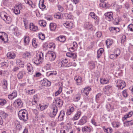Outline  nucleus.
<instances>
[{
    "instance_id": "nucleus-25",
    "label": "nucleus",
    "mask_w": 133,
    "mask_h": 133,
    "mask_svg": "<svg viewBox=\"0 0 133 133\" xmlns=\"http://www.w3.org/2000/svg\"><path fill=\"white\" fill-rule=\"evenodd\" d=\"M111 86L109 85L106 86L103 89L104 93L105 94H108L109 93V90L111 88Z\"/></svg>"
},
{
    "instance_id": "nucleus-47",
    "label": "nucleus",
    "mask_w": 133,
    "mask_h": 133,
    "mask_svg": "<svg viewBox=\"0 0 133 133\" xmlns=\"http://www.w3.org/2000/svg\"><path fill=\"white\" fill-rule=\"evenodd\" d=\"M133 114V112L130 111L129 112L128 114L125 115L124 116V117L125 119L128 118L129 117H131Z\"/></svg>"
},
{
    "instance_id": "nucleus-10",
    "label": "nucleus",
    "mask_w": 133,
    "mask_h": 133,
    "mask_svg": "<svg viewBox=\"0 0 133 133\" xmlns=\"http://www.w3.org/2000/svg\"><path fill=\"white\" fill-rule=\"evenodd\" d=\"M26 74V72L24 71H19L17 74V77L19 79H21Z\"/></svg>"
},
{
    "instance_id": "nucleus-31",
    "label": "nucleus",
    "mask_w": 133,
    "mask_h": 133,
    "mask_svg": "<svg viewBox=\"0 0 133 133\" xmlns=\"http://www.w3.org/2000/svg\"><path fill=\"white\" fill-rule=\"evenodd\" d=\"M100 82L102 84H106L109 82V80L105 78L100 79Z\"/></svg>"
},
{
    "instance_id": "nucleus-30",
    "label": "nucleus",
    "mask_w": 133,
    "mask_h": 133,
    "mask_svg": "<svg viewBox=\"0 0 133 133\" xmlns=\"http://www.w3.org/2000/svg\"><path fill=\"white\" fill-rule=\"evenodd\" d=\"M49 27L51 31H54L56 28V25L55 23H51L49 25Z\"/></svg>"
},
{
    "instance_id": "nucleus-21",
    "label": "nucleus",
    "mask_w": 133,
    "mask_h": 133,
    "mask_svg": "<svg viewBox=\"0 0 133 133\" xmlns=\"http://www.w3.org/2000/svg\"><path fill=\"white\" fill-rule=\"evenodd\" d=\"M66 56L69 57H71L75 59L77 57L76 53L72 52H67L66 53Z\"/></svg>"
},
{
    "instance_id": "nucleus-19",
    "label": "nucleus",
    "mask_w": 133,
    "mask_h": 133,
    "mask_svg": "<svg viewBox=\"0 0 133 133\" xmlns=\"http://www.w3.org/2000/svg\"><path fill=\"white\" fill-rule=\"evenodd\" d=\"M29 28L30 30L35 31L37 30L38 27L37 26L34 25L33 23H31L29 24Z\"/></svg>"
},
{
    "instance_id": "nucleus-55",
    "label": "nucleus",
    "mask_w": 133,
    "mask_h": 133,
    "mask_svg": "<svg viewBox=\"0 0 133 133\" xmlns=\"http://www.w3.org/2000/svg\"><path fill=\"white\" fill-rule=\"evenodd\" d=\"M128 29L129 31H133V25L132 24L129 25L128 27Z\"/></svg>"
},
{
    "instance_id": "nucleus-15",
    "label": "nucleus",
    "mask_w": 133,
    "mask_h": 133,
    "mask_svg": "<svg viewBox=\"0 0 133 133\" xmlns=\"http://www.w3.org/2000/svg\"><path fill=\"white\" fill-rule=\"evenodd\" d=\"M74 79L76 81L77 84L80 85L81 84L82 79L80 76H76L75 77Z\"/></svg>"
},
{
    "instance_id": "nucleus-23",
    "label": "nucleus",
    "mask_w": 133,
    "mask_h": 133,
    "mask_svg": "<svg viewBox=\"0 0 133 133\" xmlns=\"http://www.w3.org/2000/svg\"><path fill=\"white\" fill-rule=\"evenodd\" d=\"M82 131L83 132H90L91 131V129L89 127L85 126L82 128Z\"/></svg>"
},
{
    "instance_id": "nucleus-12",
    "label": "nucleus",
    "mask_w": 133,
    "mask_h": 133,
    "mask_svg": "<svg viewBox=\"0 0 133 133\" xmlns=\"http://www.w3.org/2000/svg\"><path fill=\"white\" fill-rule=\"evenodd\" d=\"M48 54L50 61H53L55 59L56 56V54L53 51L49 52Z\"/></svg>"
},
{
    "instance_id": "nucleus-3",
    "label": "nucleus",
    "mask_w": 133,
    "mask_h": 133,
    "mask_svg": "<svg viewBox=\"0 0 133 133\" xmlns=\"http://www.w3.org/2000/svg\"><path fill=\"white\" fill-rule=\"evenodd\" d=\"M0 40L4 43L8 42V39L7 34L4 32H0Z\"/></svg>"
},
{
    "instance_id": "nucleus-22",
    "label": "nucleus",
    "mask_w": 133,
    "mask_h": 133,
    "mask_svg": "<svg viewBox=\"0 0 133 133\" xmlns=\"http://www.w3.org/2000/svg\"><path fill=\"white\" fill-rule=\"evenodd\" d=\"M64 25L66 28L69 29L72 28L73 26V24L69 22H66L65 23H64Z\"/></svg>"
},
{
    "instance_id": "nucleus-36",
    "label": "nucleus",
    "mask_w": 133,
    "mask_h": 133,
    "mask_svg": "<svg viewBox=\"0 0 133 133\" xmlns=\"http://www.w3.org/2000/svg\"><path fill=\"white\" fill-rule=\"evenodd\" d=\"M25 3L26 4H29L32 8H34L35 6V5L33 4L32 2L30 0H27L26 2L25 1Z\"/></svg>"
},
{
    "instance_id": "nucleus-2",
    "label": "nucleus",
    "mask_w": 133,
    "mask_h": 133,
    "mask_svg": "<svg viewBox=\"0 0 133 133\" xmlns=\"http://www.w3.org/2000/svg\"><path fill=\"white\" fill-rule=\"evenodd\" d=\"M116 86L118 88V89H122L126 86L125 82L119 79L116 81Z\"/></svg>"
},
{
    "instance_id": "nucleus-44",
    "label": "nucleus",
    "mask_w": 133,
    "mask_h": 133,
    "mask_svg": "<svg viewBox=\"0 0 133 133\" xmlns=\"http://www.w3.org/2000/svg\"><path fill=\"white\" fill-rule=\"evenodd\" d=\"M89 15L92 18L94 19H96L97 18V16L94 12H90L89 14Z\"/></svg>"
},
{
    "instance_id": "nucleus-53",
    "label": "nucleus",
    "mask_w": 133,
    "mask_h": 133,
    "mask_svg": "<svg viewBox=\"0 0 133 133\" xmlns=\"http://www.w3.org/2000/svg\"><path fill=\"white\" fill-rule=\"evenodd\" d=\"M30 56V54L28 52H26L23 55V57L25 58H27Z\"/></svg>"
},
{
    "instance_id": "nucleus-32",
    "label": "nucleus",
    "mask_w": 133,
    "mask_h": 133,
    "mask_svg": "<svg viewBox=\"0 0 133 133\" xmlns=\"http://www.w3.org/2000/svg\"><path fill=\"white\" fill-rule=\"evenodd\" d=\"M0 16L1 18L4 20L7 17V14L5 12H1L0 14Z\"/></svg>"
},
{
    "instance_id": "nucleus-37",
    "label": "nucleus",
    "mask_w": 133,
    "mask_h": 133,
    "mask_svg": "<svg viewBox=\"0 0 133 133\" xmlns=\"http://www.w3.org/2000/svg\"><path fill=\"white\" fill-rule=\"evenodd\" d=\"M57 39L58 40L62 42H63L65 41V38L64 36H60Z\"/></svg>"
},
{
    "instance_id": "nucleus-28",
    "label": "nucleus",
    "mask_w": 133,
    "mask_h": 133,
    "mask_svg": "<svg viewBox=\"0 0 133 133\" xmlns=\"http://www.w3.org/2000/svg\"><path fill=\"white\" fill-rule=\"evenodd\" d=\"M113 43V40L111 39H108L106 42V44L108 48H109Z\"/></svg>"
},
{
    "instance_id": "nucleus-16",
    "label": "nucleus",
    "mask_w": 133,
    "mask_h": 133,
    "mask_svg": "<svg viewBox=\"0 0 133 133\" xmlns=\"http://www.w3.org/2000/svg\"><path fill=\"white\" fill-rule=\"evenodd\" d=\"M17 95V92L16 91H14L12 93L8 95V98L10 99H12L16 97Z\"/></svg>"
},
{
    "instance_id": "nucleus-43",
    "label": "nucleus",
    "mask_w": 133,
    "mask_h": 133,
    "mask_svg": "<svg viewBox=\"0 0 133 133\" xmlns=\"http://www.w3.org/2000/svg\"><path fill=\"white\" fill-rule=\"evenodd\" d=\"M89 64L91 69H94L95 67V64L94 62L91 61L89 62Z\"/></svg>"
},
{
    "instance_id": "nucleus-54",
    "label": "nucleus",
    "mask_w": 133,
    "mask_h": 133,
    "mask_svg": "<svg viewBox=\"0 0 133 133\" xmlns=\"http://www.w3.org/2000/svg\"><path fill=\"white\" fill-rule=\"evenodd\" d=\"M100 6H101L102 7H105L106 8H107L108 6V5L106 3H104V2H102V3L100 4Z\"/></svg>"
},
{
    "instance_id": "nucleus-61",
    "label": "nucleus",
    "mask_w": 133,
    "mask_h": 133,
    "mask_svg": "<svg viewBox=\"0 0 133 133\" xmlns=\"http://www.w3.org/2000/svg\"><path fill=\"white\" fill-rule=\"evenodd\" d=\"M122 94L124 97H126L128 95L127 93L126 90H125L123 91Z\"/></svg>"
},
{
    "instance_id": "nucleus-4",
    "label": "nucleus",
    "mask_w": 133,
    "mask_h": 133,
    "mask_svg": "<svg viewBox=\"0 0 133 133\" xmlns=\"http://www.w3.org/2000/svg\"><path fill=\"white\" fill-rule=\"evenodd\" d=\"M22 8V5L20 4L18 5H16L14 8V9L13 10V12L16 15L19 14L20 13V10Z\"/></svg>"
},
{
    "instance_id": "nucleus-51",
    "label": "nucleus",
    "mask_w": 133,
    "mask_h": 133,
    "mask_svg": "<svg viewBox=\"0 0 133 133\" xmlns=\"http://www.w3.org/2000/svg\"><path fill=\"white\" fill-rule=\"evenodd\" d=\"M27 94L31 95L34 94L35 92V90H28L26 91Z\"/></svg>"
},
{
    "instance_id": "nucleus-20",
    "label": "nucleus",
    "mask_w": 133,
    "mask_h": 133,
    "mask_svg": "<svg viewBox=\"0 0 133 133\" xmlns=\"http://www.w3.org/2000/svg\"><path fill=\"white\" fill-rule=\"evenodd\" d=\"M55 102L58 106L59 107H61L63 105V102L62 100L61 99L57 98L55 100Z\"/></svg>"
},
{
    "instance_id": "nucleus-8",
    "label": "nucleus",
    "mask_w": 133,
    "mask_h": 133,
    "mask_svg": "<svg viewBox=\"0 0 133 133\" xmlns=\"http://www.w3.org/2000/svg\"><path fill=\"white\" fill-rule=\"evenodd\" d=\"M6 55L8 59H14L15 58L16 54L13 52H8Z\"/></svg>"
},
{
    "instance_id": "nucleus-46",
    "label": "nucleus",
    "mask_w": 133,
    "mask_h": 133,
    "mask_svg": "<svg viewBox=\"0 0 133 133\" xmlns=\"http://www.w3.org/2000/svg\"><path fill=\"white\" fill-rule=\"evenodd\" d=\"M0 114L2 116L3 118L5 119L8 116V114L4 111H1L0 112Z\"/></svg>"
},
{
    "instance_id": "nucleus-6",
    "label": "nucleus",
    "mask_w": 133,
    "mask_h": 133,
    "mask_svg": "<svg viewBox=\"0 0 133 133\" xmlns=\"http://www.w3.org/2000/svg\"><path fill=\"white\" fill-rule=\"evenodd\" d=\"M105 18L109 21H110L113 19V13L111 12H107L104 14Z\"/></svg>"
},
{
    "instance_id": "nucleus-33",
    "label": "nucleus",
    "mask_w": 133,
    "mask_h": 133,
    "mask_svg": "<svg viewBox=\"0 0 133 133\" xmlns=\"http://www.w3.org/2000/svg\"><path fill=\"white\" fill-rule=\"evenodd\" d=\"M104 51V50L103 48H100L97 51V58H99L100 56L102 54Z\"/></svg>"
},
{
    "instance_id": "nucleus-5",
    "label": "nucleus",
    "mask_w": 133,
    "mask_h": 133,
    "mask_svg": "<svg viewBox=\"0 0 133 133\" xmlns=\"http://www.w3.org/2000/svg\"><path fill=\"white\" fill-rule=\"evenodd\" d=\"M53 109L52 112L50 115V116L51 117H54L56 115L58 111L57 108V106L54 105L52 107Z\"/></svg>"
},
{
    "instance_id": "nucleus-63",
    "label": "nucleus",
    "mask_w": 133,
    "mask_h": 133,
    "mask_svg": "<svg viewBox=\"0 0 133 133\" xmlns=\"http://www.w3.org/2000/svg\"><path fill=\"white\" fill-rule=\"evenodd\" d=\"M126 37L125 35H123L122 37V39L121 40V43H123L125 41Z\"/></svg>"
},
{
    "instance_id": "nucleus-52",
    "label": "nucleus",
    "mask_w": 133,
    "mask_h": 133,
    "mask_svg": "<svg viewBox=\"0 0 133 133\" xmlns=\"http://www.w3.org/2000/svg\"><path fill=\"white\" fill-rule=\"evenodd\" d=\"M62 89L61 87H59L58 90L55 93V96H57L58 95L60 94L62 92Z\"/></svg>"
},
{
    "instance_id": "nucleus-7",
    "label": "nucleus",
    "mask_w": 133,
    "mask_h": 133,
    "mask_svg": "<svg viewBox=\"0 0 133 133\" xmlns=\"http://www.w3.org/2000/svg\"><path fill=\"white\" fill-rule=\"evenodd\" d=\"M39 58L37 60H36L34 63L36 64L37 65H38L40 63H41L42 62V60L43 59V54L42 52H40L39 55Z\"/></svg>"
},
{
    "instance_id": "nucleus-45",
    "label": "nucleus",
    "mask_w": 133,
    "mask_h": 133,
    "mask_svg": "<svg viewBox=\"0 0 133 133\" xmlns=\"http://www.w3.org/2000/svg\"><path fill=\"white\" fill-rule=\"evenodd\" d=\"M7 23L9 24L12 21V19L11 18L9 17L8 16L4 20Z\"/></svg>"
},
{
    "instance_id": "nucleus-11",
    "label": "nucleus",
    "mask_w": 133,
    "mask_h": 133,
    "mask_svg": "<svg viewBox=\"0 0 133 133\" xmlns=\"http://www.w3.org/2000/svg\"><path fill=\"white\" fill-rule=\"evenodd\" d=\"M42 82V85L44 86H49L51 84L50 82L48 81L46 79H44Z\"/></svg>"
},
{
    "instance_id": "nucleus-39",
    "label": "nucleus",
    "mask_w": 133,
    "mask_h": 133,
    "mask_svg": "<svg viewBox=\"0 0 133 133\" xmlns=\"http://www.w3.org/2000/svg\"><path fill=\"white\" fill-rule=\"evenodd\" d=\"M62 16V14L61 12L57 13L54 15V17L57 19H60Z\"/></svg>"
},
{
    "instance_id": "nucleus-27",
    "label": "nucleus",
    "mask_w": 133,
    "mask_h": 133,
    "mask_svg": "<svg viewBox=\"0 0 133 133\" xmlns=\"http://www.w3.org/2000/svg\"><path fill=\"white\" fill-rule=\"evenodd\" d=\"M90 90H91V88L90 87H86L83 90L84 93L86 96L88 95Z\"/></svg>"
},
{
    "instance_id": "nucleus-50",
    "label": "nucleus",
    "mask_w": 133,
    "mask_h": 133,
    "mask_svg": "<svg viewBox=\"0 0 133 133\" xmlns=\"http://www.w3.org/2000/svg\"><path fill=\"white\" fill-rule=\"evenodd\" d=\"M36 40L35 38L33 39L32 42V45L35 48H36L37 46V44L36 42Z\"/></svg>"
},
{
    "instance_id": "nucleus-42",
    "label": "nucleus",
    "mask_w": 133,
    "mask_h": 133,
    "mask_svg": "<svg viewBox=\"0 0 133 133\" xmlns=\"http://www.w3.org/2000/svg\"><path fill=\"white\" fill-rule=\"evenodd\" d=\"M44 2L43 1L41 2V3H39V8L43 10L45 8V6L44 4Z\"/></svg>"
},
{
    "instance_id": "nucleus-18",
    "label": "nucleus",
    "mask_w": 133,
    "mask_h": 133,
    "mask_svg": "<svg viewBox=\"0 0 133 133\" xmlns=\"http://www.w3.org/2000/svg\"><path fill=\"white\" fill-rule=\"evenodd\" d=\"M81 114V111H78L77 112V113L75 114V116L72 118L73 120H78Z\"/></svg>"
},
{
    "instance_id": "nucleus-62",
    "label": "nucleus",
    "mask_w": 133,
    "mask_h": 133,
    "mask_svg": "<svg viewBox=\"0 0 133 133\" xmlns=\"http://www.w3.org/2000/svg\"><path fill=\"white\" fill-rule=\"evenodd\" d=\"M39 106L40 107V109L41 110H43L46 108L47 107V106L46 105L41 106L40 105H39Z\"/></svg>"
},
{
    "instance_id": "nucleus-64",
    "label": "nucleus",
    "mask_w": 133,
    "mask_h": 133,
    "mask_svg": "<svg viewBox=\"0 0 133 133\" xmlns=\"http://www.w3.org/2000/svg\"><path fill=\"white\" fill-rule=\"evenodd\" d=\"M19 69V67L17 66H15L13 68L12 70V71L16 72Z\"/></svg>"
},
{
    "instance_id": "nucleus-49",
    "label": "nucleus",
    "mask_w": 133,
    "mask_h": 133,
    "mask_svg": "<svg viewBox=\"0 0 133 133\" xmlns=\"http://www.w3.org/2000/svg\"><path fill=\"white\" fill-rule=\"evenodd\" d=\"M120 53V51L119 49H117L114 52V54H115V58H116Z\"/></svg>"
},
{
    "instance_id": "nucleus-58",
    "label": "nucleus",
    "mask_w": 133,
    "mask_h": 133,
    "mask_svg": "<svg viewBox=\"0 0 133 133\" xmlns=\"http://www.w3.org/2000/svg\"><path fill=\"white\" fill-rule=\"evenodd\" d=\"M112 125L113 126L114 128H118L120 125L119 123L115 122L112 123Z\"/></svg>"
},
{
    "instance_id": "nucleus-59",
    "label": "nucleus",
    "mask_w": 133,
    "mask_h": 133,
    "mask_svg": "<svg viewBox=\"0 0 133 133\" xmlns=\"http://www.w3.org/2000/svg\"><path fill=\"white\" fill-rule=\"evenodd\" d=\"M24 26L25 28H27L28 25V21L26 20H24L23 21Z\"/></svg>"
},
{
    "instance_id": "nucleus-34",
    "label": "nucleus",
    "mask_w": 133,
    "mask_h": 133,
    "mask_svg": "<svg viewBox=\"0 0 133 133\" xmlns=\"http://www.w3.org/2000/svg\"><path fill=\"white\" fill-rule=\"evenodd\" d=\"M74 107H70V108L67 110V115H70L74 111Z\"/></svg>"
},
{
    "instance_id": "nucleus-35",
    "label": "nucleus",
    "mask_w": 133,
    "mask_h": 133,
    "mask_svg": "<svg viewBox=\"0 0 133 133\" xmlns=\"http://www.w3.org/2000/svg\"><path fill=\"white\" fill-rule=\"evenodd\" d=\"M3 87L4 89L7 88L8 83L7 81L5 79H4L3 82L2 83Z\"/></svg>"
},
{
    "instance_id": "nucleus-48",
    "label": "nucleus",
    "mask_w": 133,
    "mask_h": 133,
    "mask_svg": "<svg viewBox=\"0 0 133 133\" xmlns=\"http://www.w3.org/2000/svg\"><path fill=\"white\" fill-rule=\"evenodd\" d=\"M38 37L39 39L42 40H44L45 38V35L43 34L41 32L39 33Z\"/></svg>"
},
{
    "instance_id": "nucleus-40",
    "label": "nucleus",
    "mask_w": 133,
    "mask_h": 133,
    "mask_svg": "<svg viewBox=\"0 0 133 133\" xmlns=\"http://www.w3.org/2000/svg\"><path fill=\"white\" fill-rule=\"evenodd\" d=\"M6 103V101L5 99L3 98L0 99V106H3Z\"/></svg>"
},
{
    "instance_id": "nucleus-24",
    "label": "nucleus",
    "mask_w": 133,
    "mask_h": 133,
    "mask_svg": "<svg viewBox=\"0 0 133 133\" xmlns=\"http://www.w3.org/2000/svg\"><path fill=\"white\" fill-rule=\"evenodd\" d=\"M81 97V94L79 93H78L75 95L74 98V101L75 102H78L80 99Z\"/></svg>"
},
{
    "instance_id": "nucleus-1",
    "label": "nucleus",
    "mask_w": 133,
    "mask_h": 133,
    "mask_svg": "<svg viewBox=\"0 0 133 133\" xmlns=\"http://www.w3.org/2000/svg\"><path fill=\"white\" fill-rule=\"evenodd\" d=\"M18 116L19 119L25 122L27 121L28 118V114L26 110H21L18 112Z\"/></svg>"
},
{
    "instance_id": "nucleus-26",
    "label": "nucleus",
    "mask_w": 133,
    "mask_h": 133,
    "mask_svg": "<svg viewBox=\"0 0 133 133\" xmlns=\"http://www.w3.org/2000/svg\"><path fill=\"white\" fill-rule=\"evenodd\" d=\"M103 129L104 131L107 133H111L113 131L111 128H106L104 126L103 127Z\"/></svg>"
},
{
    "instance_id": "nucleus-56",
    "label": "nucleus",
    "mask_w": 133,
    "mask_h": 133,
    "mask_svg": "<svg viewBox=\"0 0 133 133\" xmlns=\"http://www.w3.org/2000/svg\"><path fill=\"white\" fill-rule=\"evenodd\" d=\"M39 24L41 26L45 27L46 25V23L44 21H41L39 22Z\"/></svg>"
},
{
    "instance_id": "nucleus-29",
    "label": "nucleus",
    "mask_w": 133,
    "mask_h": 133,
    "mask_svg": "<svg viewBox=\"0 0 133 133\" xmlns=\"http://www.w3.org/2000/svg\"><path fill=\"white\" fill-rule=\"evenodd\" d=\"M92 25L91 23L89 22L85 23L84 25V27L88 29H90L92 27Z\"/></svg>"
},
{
    "instance_id": "nucleus-57",
    "label": "nucleus",
    "mask_w": 133,
    "mask_h": 133,
    "mask_svg": "<svg viewBox=\"0 0 133 133\" xmlns=\"http://www.w3.org/2000/svg\"><path fill=\"white\" fill-rule=\"evenodd\" d=\"M55 45L53 43H50L48 44L47 46V48H49L50 49L52 48H53L55 47Z\"/></svg>"
},
{
    "instance_id": "nucleus-60",
    "label": "nucleus",
    "mask_w": 133,
    "mask_h": 133,
    "mask_svg": "<svg viewBox=\"0 0 133 133\" xmlns=\"http://www.w3.org/2000/svg\"><path fill=\"white\" fill-rule=\"evenodd\" d=\"M106 108L107 109L109 110H113L112 108H111V105L109 103H108L107 105Z\"/></svg>"
},
{
    "instance_id": "nucleus-13",
    "label": "nucleus",
    "mask_w": 133,
    "mask_h": 133,
    "mask_svg": "<svg viewBox=\"0 0 133 133\" xmlns=\"http://www.w3.org/2000/svg\"><path fill=\"white\" fill-rule=\"evenodd\" d=\"M65 115V111H61L58 116V119L59 121H62L63 120L64 118Z\"/></svg>"
},
{
    "instance_id": "nucleus-41",
    "label": "nucleus",
    "mask_w": 133,
    "mask_h": 133,
    "mask_svg": "<svg viewBox=\"0 0 133 133\" xmlns=\"http://www.w3.org/2000/svg\"><path fill=\"white\" fill-rule=\"evenodd\" d=\"M30 41V39L28 36H26L24 37V42L25 44H28Z\"/></svg>"
},
{
    "instance_id": "nucleus-14",
    "label": "nucleus",
    "mask_w": 133,
    "mask_h": 133,
    "mask_svg": "<svg viewBox=\"0 0 133 133\" xmlns=\"http://www.w3.org/2000/svg\"><path fill=\"white\" fill-rule=\"evenodd\" d=\"M87 122V117L85 116H83L79 122L78 124L82 125L86 123Z\"/></svg>"
},
{
    "instance_id": "nucleus-9",
    "label": "nucleus",
    "mask_w": 133,
    "mask_h": 133,
    "mask_svg": "<svg viewBox=\"0 0 133 133\" xmlns=\"http://www.w3.org/2000/svg\"><path fill=\"white\" fill-rule=\"evenodd\" d=\"M14 104L18 108H20L23 106V103L21 99H18L15 100Z\"/></svg>"
},
{
    "instance_id": "nucleus-17",
    "label": "nucleus",
    "mask_w": 133,
    "mask_h": 133,
    "mask_svg": "<svg viewBox=\"0 0 133 133\" xmlns=\"http://www.w3.org/2000/svg\"><path fill=\"white\" fill-rule=\"evenodd\" d=\"M27 68L28 71V73L30 75L32 74L33 72V69L31 65L30 64H28Z\"/></svg>"
},
{
    "instance_id": "nucleus-38",
    "label": "nucleus",
    "mask_w": 133,
    "mask_h": 133,
    "mask_svg": "<svg viewBox=\"0 0 133 133\" xmlns=\"http://www.w3.org/2000/svg\"><path fill=\"white\" fill-rule=\"evenodd\" d=\"M17 63L19 65V67H23L24 64V63L20 59H18L17 61Z\"/></svg>"
}]
</instances>
